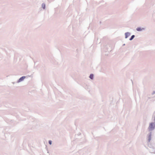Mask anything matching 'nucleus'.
<instances>
[{
    "mask_svg": "<svg viewBox=\"0 0 155 155\" xmlns=\"http://www.w3.org/2000/svg\"><path fill=\"white\" fill-rule=\"evenodd\" d=\"M155 127V124L152 123L150 124L149 128L150 130H152V129H153Z\"/></svg>",
    "mask_w": 155,
    "mask_h": 155,
    "instance_id": "obj_1",
    "label": "nucleus"
},
{
    "mask_svg": "<svg viewBox=\"0 0 155 155\" xmlns=\"http://www.w3.org/2000/svg\"><path fill=\"white\" fill-rule=\"evenodd\" d=\"M25 76H23L21 77L19 80V82L22 81L25 78Z\"/></svg>",
    "mask_w": 155,
    "mask_h": 155,
    "instance_id": "obj_2",
    "label": "nucleus"
},
{
    "mask_svg": "<svg viewBox=\"0 0 155 155\" xmlns=\"http://www.w3.org/2000/svg\"><path fill=\"white\" fill-rule=\"evenodd\" d=\"M93 77H94V75H93V74H91L90 75V78L91 79H93Z\"/></svg>",
    "mask_w": 155,
    "mask_h": 155,
    "instance_id": "obj_5",
    "label": "nucleus"
},
{
    "mask_svg": "<svg viewBox=\"0 0 155 155\" xmlns=\"http://www.w3.org/2000/svg\"><path fill=\"white\" fill-rule=\"evenodd\" d=\"M134 35H133L131 36V38L130 39V40H132L133 38H134Z\"/></svg>",
    "mask_w": 155,
    "mask_h": 155,
    "instance_id": "obj_6",
    "label": "nucleus"
},
{
    "mask_svg": "<svg viewBox=\"0 0 155 155\" xmlns=\"http://www.w3.org/2000/svg\"><path fill=\"white\" fill-rule=\"evenodd\" d=\"M129 35V33H126L125 34V38H127L128 36Z\"/></svg>",
    "mask_w": 155,
    "mask_h": 155,
    "instance_id": "obj_4",
    "label": "nucleus"
},
{
    "mask_svg": "<svg viewBox=\"0 0 155 155\" xmlns=\"http://www.w3.org/2000/svg\"><path fill=\"white\" fill-rule=\"evenodd\" d=\"M42 6L44 9H45V5L44 4H42Z\"/></svg>",
    "mask_w": 155,
    "mask_h": 155,
    "instance_id": "obj_7",
    "label": "nucleus"
},
{
    "mask_svg": "<svg viewBox=\"0 0 155 155\" xmlns=\"http://www.w3.org/2000/svg\"><path fill=\"white\" fill-rule=\"evenodd\" d=\"M49 143L50 145H51V140H49Z\"/></svg>",
    "mask_w": 155,
    "mask_h": 155,
    "instance_id": "obj_8",
    "label": "nucleus"
},
{
    "mask_svg": "<svg viewBox=\"0 0 155 155\" xmlns=\"http://www.w3.org/2000/svg\"><path fill=\"white\" fill-rule=\"evenodd\" d=\"M136 29L137 31H141L142 30H143L144 28L139 27V28H137Z\"/></svg>",
    "mask_w": 155,
    "mask_h": 155,
    "instance_id": "obj_3",
    "label": "nucleus"
}]
</instances>
